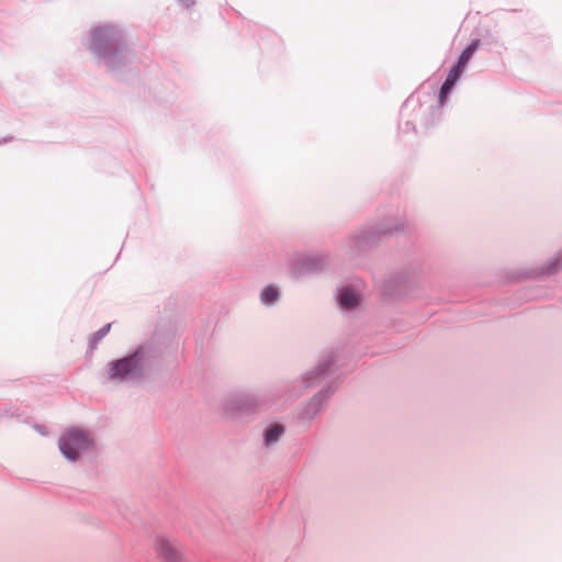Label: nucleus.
Masks as SVG:
<instances>
[{
    "mask_svg": "<svg viewBox=\"0 0 562 562\" xmlns=\"http://www.w3.org/2000/svg\"><path fill=\"white\" fill-rule=\"evenodd\" d=\"M89 49L111 71L120 69L128 59L123 33L116 25L104 24L91 30Z\"/></svg>",
    "mask_w": 562,
    "mask_h": 562,
    "instance_id": "1",
    "label": "nucleus"
},
{
    "mask_svg": "<svg viewBox=\"0 0 562 562\" xmlns=\"http://www.w3.org/2000/svg\"><path fill=\"white\" fill-rule=\"evenodd\" d=\"M155 358L154 348L142 345L133 353L109 362L108 380L115 383L139 381L151 368Z\"/></svg>",
    "mask_w": 562,
    "mask_h": 562,
    "instance_id": "2",
    "label": "nucleus"
},
{
    "mask_svg": "<svg viewBox=\"0 0 562 562\" xmlns=\"http://www.w3.org/2000/svg\"><path fill=\"white\" fill-rule=\"evenodd\" d=\"M58 447L65 459L76 462L81 453L94 448V439L90 431L70 427L59 437Z\"/></svg>",
    "mask_w": 562,
    "mask_h": 562,
    "instance_id": "3",
    "label": "nucleus"
},
{
    "mask_svg": "<svg viewBox=\"0 0 562 562\" xmlns=\"http://www.w3.org/2000/svg\"><path fill=\"white\" fill-rule=\"evenodd\" d=\"M269 401L266 394L239 393L226 398L222 408L227 417L239 418L244 415L260 412Z\"/></svg>",
    "mask_w": 562,
    "mask_h": 562,
    "instance_id": "4",
    "label": "nucleus"
},
{
    "mask_svg": "<svg viewBox=\"0 0 562 562\" xmlns=\"http://www.w3.org/2000/svg\"><path fill=\"white\" fill-rule=\"evenodd\" d=\"M479 45H480V41L473 40L465 47V49L461 53L457 64L450 69L446 80L443 81V83L440 88L439 99H440L441 104H443L446 97L450 93L456 81L460 78L462 69L465 67V65L472 58V56L476 52Z\"/></svg>",
    "mask_w": 562,
    "mask_h": 562,
    "instance_id": "5",
    "label": "nucleus"
},
{
    "mask_svg": "<svg viewBox=\"0 0 562 562\" xmlns=\"http://www.w3.org/2000/svg\"><path fill=\"white\" fill-rule=\"evenodd\" d=\"M336 352L327 351L319 359L318 364L308 371L302 379L305 387H313L326 381L330 374V368L336 361Z\"/></svg>",
    "mask_w": 562,
    "mask_h": 562,
    "instance_id": "6",
    "label": "nucleus"
},
{
    "mask_svg": "<svg viewBox=\"0 0 562 562\" xmlns=\"http://www.w3.org/2000/svg\"><path fill=\"white\" fill-rule=\"evenodd\" d=\"M336 387L337 382L335 380L331 379L329 382H326L325 387L314 395L306 404L302 412V416L307 419L315 417L323 409L328 398L334 394Z\"/></svg>",
    "mask_w": 562,
    "mask_h": 562,
    "instance_id": "7",
    "label": "nucleus"
},
{
    "mask_svg": "<svg viewBox=\"0 0 562 562\" xmlns=\"http://www.w3.org/2000/svg\"><path fill=\"white\" fill-rule=\"evenodd\" d=\"M327 265V258L322 255L301 257L295 262V273H313L321 271Z\"/></svg>",
    "mask_w": 562,
    "mask_h": 562,
    "instance_id": "8",
    "label": "nucleus"
},
{
    "mask_svg": "<svg viewBox=\"0 0 562 562\" xmlns=\"http://www.w3.org/2000/svg\"><path fill=\"white\" fill-rule=\"evenodd\" d=\"M156 550L166 562H183L175 543L165 537L157 539Z\"/></svg>",
    "mask_w": 562,
    "mask_h": 562,
    "instance_id": "9",
    "label": "nucleus"
},
{
    "mask_svg": "<svg viewBox=\"0 0 562 562\" xmlns=\"http://www.w3.org/2000/svg\"><path fill=\"white\" fill-rule=\"evenodd\" d=\"M284 431H285V428L281 424L268 425L265 428L263 434H262L263 445L268 448L274 446L277 442H279L281 437L284 435Z\"/></svg>",
    "mask_w": 562,
    "mask_h": 562,
    "instance_id": "10",
    "label": "nucleus"
},
{
    "mask_svg": "<svg viewBox=\"0 0 562 562\" xmlns=\"http://www.w3.org/2000/svg\"><path fill=\"white\" fill-rule=\"evenodd\" d=\"M338 303L344 310H352L358 305L359 299L353 290L344 288L339 291Z\"/></svg>",
    "mask_w": 562,
    "mask_h": 562,
    "instance_id": "11",
    "label": "nucleus"
},
{
    "mask_svg": "<svg viewBox=\"0 0 562 562\" xmlns=\"http://www.w3.org/2000/svg\"><path fill=\"white\" fill-rule=\"evenodd\" d=\"M279 299V291L272 285L263 288L260 300L265 305H273Z\"/></svg>",
    "mask_w": 562,
    "mask_h": 562,
    "instance_id": "12",
    "label": "nucleus"
},
{
    "mask_svg": "<svg viewBox=\"0 0 562 562\" xmlns=\"http://www.w3.org/2000/svg\"><path fill=\"white\" fill-rule=\"evenodd\" d=\"M110 329H111V324L109 323V324L104 325L102 328H100L98 331L92 334V336L90 338V348L91 349L95 348V346L99 344V341L108 335Z\"/></svg>",
    "mask_w": 562,
    "mask_h": 562,
    "instance_id": "13",
    "label": "nucleus"
},
{
    "mask_svg": "<svg viewBox=\"0 0 562 562\" xmlns=\"http://www.w3.org/2000/svg\"><path fill=\"white\" fill-rule=\"evenodd\" d=\"M562 268V259L560 257L554 258L542 269L543 274H554Z\"/></svg>",
    "mask_w": 562,
    "mask_h": 562,
    "instance_id": "14",
    "label": "nucleus"
},
{
    "mask_svg": "<svg viewBox=\"0 0 562 562\" xmlns=\"http://www.w3.org/2000/svg\"><path fill=\"white\" fill-rule=\"evenodd\" d=\"M373 237L372 235L370 234H362V235H359L356 237V247L358 248H364L366 246L370 245L371 241L373 240Z\"/></svg>",
    "mask_w": 562,
    "mask_h": 562,
    "instance_id": "15",
    "label": "nucleus"
},
{
    "mask_svg": "<svg viewBox=\"0 0 562 562\" xmlns=\"http://www.w3.org/2000/svg\"><path fill=\"white\" fill-rule=\"evenodd\" d=\"M403 225L401 224H397L395 225L394 227L392 226H389V225H383L381 227H379V229L376 232H374L373 234H387V233H392L393 231H397L402 227Z\"/></svg>",
    "mask_w": 562,
    "mask_h": 562,
    "instance_id": "16",
    "label": "nucleus"
},
{
    "mask_svg": "<svg viewBox=\"0 0 562 562\" xmlns=\"http://www.w3.org/2000/svg\"><path fill=\"white\" fill-rule=\"evenodd\" d=\"M183 5L190 7L194 3V0H179Z\"/></svg>",
    "mask_w": 562,
    "mask_h": 562,
    "instance_id": "17",
    "label": "nucleus"
},
{
    "mask_svg": "<svg viewBox=\"0 0 562 562\" xmlns=\"http://www.w3.org/2000/svg\"><path fill=\"white\" fill-rule=\"evenodd\" d=\"M12 140H13V136H7V137H4L2 140L0 139V144H1V143H10V142H12Z\"/></svg>",
    "mask_w": 562,
    "mask_h": 562,
    "instance_id": "18",
    "label": "nucleus"
},
{
    "mask_svg": "<svg viewBox=\"0 0 562 562\" xmlns=\"http://www.w3.org/2000/svg\"><path fill=\"white\" fill-rule=\"evenodd\" d=\"M36 429H37V430H40V431H41V434H44L43 428H41L40 426H37V427H36Z\"/></svg>",
    "mask_w": 562,
    "mask_h": 562,
    "instance_id": "19",
    "label": "nucleus"
},
{
    "mask_svg": "<svg viewBox=\"0 0 562 562\" xmlns=\"http://www.w3.org/2000/svg\"><path fill=\"white\" fill-rule=\"evenodd\" d=\"M36 429H37V430H40V431H41V434H44L43 428H41L40 426H37V427H36Z\"/></svg>",
    "mask_w": 562,
    "mask_h": 562,
    "instance_id": "20",
    "label": "nucleus"
}]
</instances>
